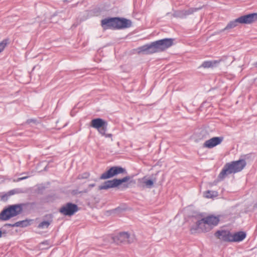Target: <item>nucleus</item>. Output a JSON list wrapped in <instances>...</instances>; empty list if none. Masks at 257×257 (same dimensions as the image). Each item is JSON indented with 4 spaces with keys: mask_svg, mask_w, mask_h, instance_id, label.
<instances>
[{
    "mask_svg": "<svg viewBox=\"0 0 257 257\" xmlns=\"http://www.w3.org/2000/svg\"><path fill=\"white\" fill-rule=\"evenodd\" d=\"M115 30L128 28L132 25V21L124 18L115 17Z\"/></svg>",
    "mask_w": 257,
    "mask_h": 257,
    "instance_id": "10",
    "label": "nucleus"
},
{
    "mask_svg": "<svg viewBox=\"0 0 257 257\" xmlns=\"http://www.w3.org/2000/svg\"><path fill=\"white\" fill-rule=\"evenodd\" d=\"M221 59L218 60H212L208 61H205L203 62L200 67H203L204 68H214L216 67L220 64L221 62Z\"/></svg>",
    "mask_w": 257,
    "mask_h": 257,
    "instance_id": "17",
    "label": "nucleus"
},
{
    "mask_svg": "<svg viewBox=\"0 0 257 257\" xmlns=\"http://www.w3.org/2000/svg\"><path fill=\"white\" fill-rule=\"evenodd\" d=\"M120 174H127L125 169L119 166H114L111 167L108 170L102 173L99 178L101 180H106Z\"/></svg>",
    "mask_w": 257,
    "mask_h": 257,
    "instance_id": "5",
    "label": "nucleus"
},
{
    "mask_svg": "<svg viewBox=\"0 0 257 257\" xmlns=\"http://www.w3.org/2000/svg\"><path fill=\"white\" fill-rule=\"evenodd\" d=\"M90 176V174L88 172H84L81 174H80L78 176V179H87Z\"/></svg>",
    "mask_w": 257,
    "mask_h": 257,
    "instance_id": "27",
    "label": "nucleus"
},
{
    "mask_svg": "<svg viewBox=\"0 0 257 257\" xmlns=\"http://www.w3.org/2000/svg\"><path fill=\"white\" fill-rule=\"evenodd\" d=\"M219 222V218L217 216L214 215H209L199 220H196L195 225L192 226L191 228L192 232L197 230L199 229L204 231H207L206 229L204 228L205 224H207L210 226H216Z\"/></svg>",
    "mask_w": 257,
    "mask_h": 257,
    "instance_id": "4",
    "label": "nucleus"
},
{
    "mask_svg": "<svg viewBox=\"0 0 257 257\" xmlns=\"http://www.w3.org/2000/svg\"><path fill=\"white\" fill-rule=\"evenodd\" d=\"M253 65L256 67L257 68V61L255 62L254 64H253Z\"/></svg>",
    "mask_w": 257,
    "mask_h": 257,
    "instance_id": "35",
    "label": "nucleus"
},
{
    "mask_svg": "<svg viewBox=\"0 0 257 257\" xmlns=\"http://www.w3.org/2000/svg\"><path fill=\"white\" fill-rule=\"evenodd\" d=\"M106 138H111L112 136V135L111 134H106L105 133V135Z\"/></svg>",
    "mask_w": 257,
    "mask_h": 257,
    "instance_id": "31",
    "label": "nucleus"
},
{
    "mask_svg": "<svg viewBox=\"0 0 257 257\" xmlns=\"http://www.w3.org/2000/svg\"><path fill=\"white\" fill-rule=\"evenodd\" d=\"M257 20V13H251L242 16L233 21L229 22L226 26L220 30V32L233 29L239 24H249Z\"/></svg>",
    "mask_w": 257,
    "mask_h": 257,
    "instance_id": "3",
    "label": "nucleus"
},
{
    "mask_svg": "<svg viewBox=\"0 0 257 257\" xmlns=\"http://www.w3.org/2000/svg\"><path fill=\"white\" fill-rule=\"evenodd\" d=\"M36 205V203L29 202L26 203H20L14 205H11L4 209L0 213V220L7 221L10 218L16 216L23 212V207L26 206H33Z\"/></svg>",
    "mask_w": 257,
    "mask_h": 257,
    "instance_id": "1",
    "label": "nucleus"
},
{
    "mask_svg": "<svg viewBox=\"0 0 257 257\" xmlns=\"http://www.w3.org/2000/svg\"><path fill=\"white\" fill-rule=\"evenodd\" d=\"M9 43V39H5L0 42V53L2 52Z\"/></svg>",
    "mask_w": 257,
    "mask_h": 257,
    "instance_id": "24",
    "label": "nucleus"
},
{
    "mask_svg": "<svg viewBox=\"0 0 257 257\" xmlns=\"http://www.w3.org/2000/svg\"><path fill=\"white\" fill-rule=\"evenodd\" d=\"M14 224H8L7 225L9 226H11V227H16V226H13Z\"/></svg>",
    "mask_w": 257,
    "mask_h": 257,
    "instance_id": "34",
    "label": "nucleus"
},
{
    "mask_svg": "<svg viewBox=\"0 0 257 257\" xmlns=\"http://www.w3.org/2000/svg\"><path fill=\"white\" fill-rule=\"evenodd\" d=\"M174 18L185 19L186 18L184 10L175 11L172 15Z\"/></svg>",
    "mask_w": 257,
    "mask_h": 257,
    "instance_id": "19",
    "label": "nucleus"
},
{
    "mask_svg": "<svg viewBox=\"0 0 257 257\" xmlns=\"http://www.w3.org/2000/svg\"><path fill=\"white\" fill-rule=\"evenodd\" d=\"M117 184L116 178L105 181L102 185L98 187L99 190H107L111 188L117 187Z\"/></svg>",
    "mask_w": 257,
    "mask_h": 257,
    "instance_id": "15",
    "label": "nucleus"
},
{
    "mask_svg": "<svg viewBox=\"0 0 257 257\" xmlns=\"http://www.w3.org/2000/svg\"><path fill=\"white\" fill-rule=\"evenodd\" d=\"M223 140V137H215L205 142L203 147L211 149L220 144Z\"/></svg>",
    "mask_w": 257,
    "mask_h": 257,
    "instance_id": "14",
    "label": "nucleus"
},
{
    "mask_svg": "<svg viewBox=\"0 0 257 257\" xmlns=\"http://www.w3.org/2000/svg\"><path fill=\"white\" fill-rule=\"evenodd\" d=\"M17 192H18V191L16 189H13V190L9 191L8 192V195L9 196H11V195H13Z\"/></svg>",
    "mask_w": 257,
    "mask_h": 257,
    "instance_id": "28",
    "label": "nucleus"
},
{
    "mask_svg": "<svg viewBox=\"0 0 257 257\" xmlns=\"http://www.w3.org/2000/svg\"><path fill=\"white\" fill-rule=\"evenodd\" d=\"M36 121V120L35 119H28L27 121V122L28 123H30L31 122H35Z\"/></svg>",
    "mask_w": 257,
    "mask_h": 257,
    "instance_id": "30",
    "label": "nucleus"
},
{
    "mask_svg": "<svg viewBox=\"0 0 257 257\" xmlns=\"http://www.w3.org/2000/svg\"><path fill=\"white\" fill-rule=\"evenodd\" d=\"M130 179V177L129 176H125L122 178H121V179H116V178L117 186L118 187L122 183L128 181Z\"/></svg>",
    "mask_w": 257,
    "mask_h": 257,
    "instance_id": "25",
    "label": "nucleus"
},
{
    "mask_svg": "<svg viewBox=\"0 0 257 257\" xmlns=\"http://www.w3.org/2000/svg\"><path fill=\"white\" fill-rule=\"evenodd\" d=\"M214 236L222 241L231 242V233L228 230H218L214 233Z\"/></svg>",
    "mask_w": 257,
    "mask_h": 257,
    "instance_id": "13",
    "label": "nucleus"
},
{
    "mask_svg": "<svg viewBox=\"0 0 257 257\" xmlns=\"http://www.w3.org/2000/svg\"><path fill=\"white\" fill-rule=\"evenodd\" d=\"M246 237V233L243 231H239L231 234V242H239L243 240Z\"/></svg>",
    "mask_w": 257,
    "mask_h": 257,
    "instance_id": "16",
    "label": "nucleus"
},
{
    "mask_svg": "<svg viewBox=\"0 0 257 257\" xmlns=\"http://www.w3.org/2000/svg\"><path fill=\"white\" fill-rule=\"evenodd\" d=\"M143 183L145 185L146 187L148 188H151L153 186L155 181L152 179H147L146 177H144Z\"/></svg>",
    "mask_w": 257,
    "mask_h": 257,
    "instance_id": "21",
    "label": "nucleus"
},
{
    "mask_svg": "<svg viewBox=\"0 0 257 257\" xmlns=\"http://www.w3.org/2000/svg\"><path fill=\"white\" fill-rule=\"evenodd\" d=\"M113 239L117 244L119 243H131L133 241V238L131 237L130 234L126 232H120L113 237Z\"/></svg>",
    "mask_w": 257,
    "mask_h": 257,
    "instance_id": "11",
    "label": "nucleus"
},
{
    "mask_svg": "<svg viewBox=\"0 0 257 257\" xmlns=\"http://www.w3.org/2000/svg\"><path fill=\"white\" fill-rule=\"evenodd\" d=\"M45 218L47 220H43L40 222L38 228L40 229L48 228L50 224L53 222V215L51 214H47L45 216Z\"/></svg>",
    "mask_w": 257,
    "mask_h": 257,
    "instance_id": "18",
    "label": "nucleus"
},
{
    "mask_svg": "<svg viewBox=\"0 0 257 257\" xmlns=\"http://www.w3.org/2000/svg\"><path fill=\"white\" fill-rule=\"evenodd\" d=\"M201 8H190L188 10H184L185 12V14L186 18L190 15L193 14L194 12H197L198 11L201 10Z\"/></svg>",
    "mask_w": 257,
    "mask_h": 257,
    "instance_id": "22",
    "label": "nucleus"
},
{
    "mask_svg": "<svg viewBox=\"0 0 257 257\" xmlns=\"http://www.w3.org/2000/svg\"><path fill=\"white\" fill-rule=\"evenodd\" d=\"M246 164V162L243 159L226 163L219 173L218 177L220 179L222 180L228 174L239 172L245 167Z\"/></svg>",
    "mask_w": 257,
    "mask_h": 257,
    "instance_id": "2",
    "label": "nucleus"
},
{
    "mask_svg": "<svg viewBox=\"0 0 257 257\" xmlns=\"http://www.w3.org/2000/svg\"><path fill=\"white\" fill-rule=\"evenodd\" d=\"M124 210V209L120 207H117L115 209L109 210V212L111 214H119L123 211Z\"/></svg>",
    "mask_w": 257,
    "mask_h": 257,
    "instance_id": "26",
    "label": "nucleus"
},
{
    "mask_svg": "<svg viewBox=\"0 0 257 257\" xmlns=\"http://www.w3.org/2000/svg\"><path fill=\"white\" fill-rule=\"evenodd\" d=\"M138 52L145 54H151L159 52V51L156 42L154 41L139 47Z\"/></svg>",
    "mask_w": 257,
    "mask_h": 257,
    "instance_id": "8",
    "label": "nucleus"
},
{
    "mask_svg": "<svg viewBox=\"0 0 257 257\" xmlns=\"http://www.w3.org/2000/svg\"><path fill=\"white\" fill-rule=\"evenodd\" d=\"M115 17H108L101 21V26L104 30H115Z\"/></svg>",
    "mask_w": 257,
    "mask_h": 257,
    "instance_id": "12",
    "label": "nucleus"
},
{
    "mask_svg": "<svg viewBox=\"0 0 257 257\" xmlns=\"http://www.w3.org/2000/svg\"><path fill=\"white\" fill-rule=\"evenodd\" d=\"M30 224L29 221L28 220L26 219L22 221H19L15 223H14L13 225L16 226L17 227H24L28 226Z\"/></svg>",
    "mask_w": 257,
    "mask_h": 257,
    "instance_id": "20",
    "label": "nucleus"
},
{
    "mask_svg": "<svg viewBox=\"0 0 257 257\" xmlns=\"http://www.w3.org/2000/svg\"><path fill=\"white\" fill-rule=\"evenodd\" d=\"M95 186V184L93 183V184H89L88 186L90 188H92V187H94Z\"/></svg>",
    "mask_w": 257,
    "mask_h": 257,
    "instance_id": "33",
    "label": "nucleus"
},
{
    "mask_svg": "<svg viewBox=\"0 0 257 257\" xmlns=\"http://www.w3.org/2000/svg\"><path fill=\"white\" fill-rule=\"evenodd\" d=\"M174 39L172 38H164L156 41L159 52H163L173 45Z\"/></svg>",
    "mask_w": 257,
    "mask_h": 257,
    "instance_id": "9",
    "label": "nucleus"
},
{
    "mask_svg": "<svg viewBox=\"0 0 257 257\" xmlns=\"http://www.w3.org/2000/svg\"><path fill=\"white\" fill-rule=\"evenodd\" d=\"M3 234H6V231H5L3 233L2 232V230L0 229V238L2 237Z\"/></svg>",
    "mask_w": 257,
    "mask_h": 257,
    "instance_id": "32",
    "label": "nucleus"
},
{
    "mask_svg": "<svg viewBox=\"0 0 257 257\" xmlns=\"http://www.w3.org/2000/svg\"><path fill=\"white\" fill-rule=\"evenodd\" d=\"M90 126L97 129L102 135H105L107 128V122L101 118H96L91 121Z\"/></svg>",
    "mask_w": 257,
    "mask_h": 257,
    "instance_id": "7",
    "label": "nucleus"
},
{
    "mask_svg": "<svg viewBox=\"0 0 257 257\" xmlns=\"http://www.w3.org/2000/svg\"><path fill=\"white\" fill-rule=\"evenodd\" d=\"M79 210V207L76 204L68 202L63 205L60 209L59 212L64 216H71Z\"/></svg>",
    "mask_w": 257,
    "mask_h": 257,
    "instance_id": "6",
    "label": "nucleus"
},
{
    "mask_svg": "<svg viewBox=\"0 0 257 257\" xmlns=\"http://www.w3.org/2000/svg\"><path fill=\"white\" fill-rule=\"evenodd\" d=\"M204 195L207 198H212L217 196V192L208 190L205 192Z\"/></svg>",
    "mask_w": 257,
    "mask_h": 257,
    "instance_id": "23",
    "label": "nucleus"
},
{
    "mask_svg": "<svg viewBox=\"0 0 257 257\" xmlns=\"http://www.w3.org/2000/svg\"><path fill=\"white\" fill-rule=\"evenodd\" d=\"M26 178H27V177H23V178H19V179L20 180H21L25 179H26Z\"/></svg>",
    "mask_w": 257,
    "mask_h": 257,
    "instance_id": "36",
    "label": "nucleus"
},
{
    "mask_svg": "<svg viewBox=\"0 0 257 257\" xmlns=\"http://www.w3.org/2000/svg\"><path fill=\"white\" fill-rule=\"evenodd\" d=\"M10 196L8 195V193L5 194V195L2 196V200L3 201H6L8 199Z\"/></svg>",
    "mask_w": 257,
    "mask_h": 257,
    "instance_id": "29",
    "label": "nucleus"
}]
</instances>
